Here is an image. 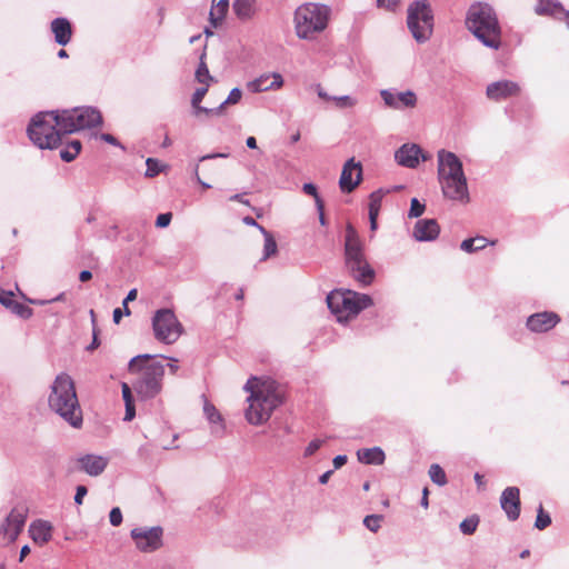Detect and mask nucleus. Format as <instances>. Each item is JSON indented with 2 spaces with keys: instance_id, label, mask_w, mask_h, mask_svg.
Masks as SVG:
<instances>
[{
  "instance_id": "obj_62",
  "label": "nucleus",
  "mask_w": 569,
  "mask_h": 569,
  "mask_svg": "<svg viewBox=\"0 0 569 569\" xmlns=\"http://www.w3.org/2000/svg\"><path fill=\"white\" fill-rule=\"evenodd\" d=\"M317 93H318V97L322 100H327V101H332V97L333 96H330L322 88L320 84L317 86Z\"/></svg>"
},
{
  "instance_id": "obj_16",
  "label": "nucleus",
  "mask_w": 569,
  "mask_h": 569,
  "mask_svg": "<svg viewBox=\"0 0 569 569\" xmlns=\"http://www.w3.org/2000/svg\"><path fill=\"white\" fill-rule=\"evenodd\" d=\"M439 184L445 198L460 203L470 201L466 174L440 181Z\"/></svg>"
},
{
  "instance_id": "obj_10",
  "label": "nucleus",
  "mask_w": 569,
  "mask_h": 569,
  "mask_svg": "<svg viewBox=\"0 0 569 569\" xmlns=\"http://www.w3.org/2000/svg\"><path fill=\"white\" fill-rule=\"evenodd\" d=\"M345 264L350 274L361 284H370L376 276L375 270L369 264L365 250L345 252Z\"/></svg>"
},
{
  "instance_id": "obj_60",
  "label": "nucleus",
  "mask_w": 569,
  "mask_h": 569,
  "mask_svg": "<svg viewBox=\"0 0 569 569\" xmlns=\"http://www.w3.org/2000/svg\"><path fill=\"white\" fill-rule=\"evenodd\" d=\"M317 206V210L319 212V222L322 224V226H326L327 223V220H326V217H325V204H323V201L322 200H318V204Z\"/></svg>"
},
{
  "instance_id": "obj_8",
  "label": "nucleus",
  "mask_w": 569,
  "mask_h": 569,
  "mask_svg": "<svg viewBox=\"0 0 569 569\" xmlns=\"http://www.w3.org/2000/svg\"><path fill=\"white\" fill-rule=\"evenodd\" d=\"M52 117L53 111L39 112L28 126L27 132L30 140L40 149H54L61 142L60 133Z\"/></svg>"
},
{
  "instance_id": "obj_39",
  "label": "nucleus",
  "mask_w": 569,
  "mask_h": 569,
  "mask_svg": "<svg viewBox=\"0 0 569 569\" xmlns=\"http://www.w3.org/2000/svg\"><path fill=\"white\" fill-rule=\"evenodd\" d=\"M479 521H480V519L477 515H472V516L466 518L459 525L460 531L463 535H468V536L475 533V531L478 528Z\"/></svg>"
},
{
  "instance_id": "obj_53",
  "label": "nucleus",
  "mask_w": 569,
  "mask_h": 569,
  "mask_svg": "<svg viewBox=\"0 0 569 569\" xmlns=\"http://www.w3.org/2000/svg\"><path fill=\"white\" fill-rule=\"evenodd\" d=\"M172 214L170 212L161 213L157 217L156 227L166 228L170 224Z\"/></svg>"
},
{
  "instance_id": "obj_38",
  "label": "nucleus",
  "mask_w": 569,
  "mask_h": 569,
  "mask_svg": "<svg viewBox=\"0 0 569 569\" xmlns=\"http://www.w3.org/2000/svg\"><path fill=\"white\" fill-rule=\"evenodd\" d=\"M429 477L433 483H436L440 487H442L447 483L446 472L438 463H432L430 466Z\"/></svg>"
},
{
  "instance_id": "obj_36",
  "label": "nucleus",
  "mask_w": 569,
  "mask_h": 569,
  "mask_svg": "<svg viewBox=\"0 0 569 569\" xmlns=\"http://www.w3.org/2000/svg\"><path fill=\"white\" fill-rule=\"evenodd\" d=\"M81 150V142L72 140L63 149L60 150V158L66 162H71L77 158Z\"/></svg>"
},
{
  "instance_id": "obj_15",
  "label": "nucleus",
  "mask_w": 569,
  "mask_h": 569,
  "mask_svg": "<svg viewBox=\"0 0 569 569\" xmlns=\"http://www.w3.org/2000/svg\"><path fill=\"white\" fill-rule=\"evenodd\" d=\"M438 159V181H443L465 174L461 160L456 153L440 149L437 153Z\"/></svg>"
},
{
  "instance_id": "obj_13",
  "label": "nucleus",
  "mask_w": 569,
  "mask_h": 569,
  "mask_svg": "<svg viewBox=\"0 0 569 569\" xmlns=\"http://www.w3.org/2000/svg\"><path fill=\"white\" fill-rule=\"evenodd\" d=\"M28 517V510L23 507L13 508L0 526V540L13 542L22 531Z\"/></svg>"
},
{
  "instance_id": "obj_30",
  "label": "nucleus",
  "mask_w": 569,
  "mask_h": 569,
  "mask_svg": "<svg viewBox=\"0 0 569 569\" xmlns=\"http://www.w3.org/2000/svg\"><path fill=\"white\" fill-rule=\"evenodd\" d=\"M535 12L538 16H550L553 18L561 19L560 16H563L565 9L559 1L555 0H539L536 4Z\"/></svg>"
},
{
  "instance_id": "obj_2",
  "label": "nucleus",
  "mask_w": 569,
  "mask_h": 569,
  "mask_svg": "<svg viewBox=\"0 0 569 569\" xmlns=\"http://www.w3.org/2000/svg\"><path fill=\"white\" fill-rule=\"evenodd\" d=\"M163 356L138 355L129 361L128 369L138 375L133 382V389L142 400L157 397L162 390L164 377Z\"/></svg>"
},
{
  "instance_id": "obj_57",
  "label": "nucleus",
  "mask_w": 569,
  "mask_h": 569,
  "mask_svg": "<svg viewBox=\"0 0 569 569\" xmlns=\"http://www.w3.org/2000/svg\"><path fill=\"white\" fill-rule=\"evenodd\" d=\"M87 492H88L87 487H84L82 485L78 486L76 489L74 502L77 505H81Z\"/></svg>"
},
{
  "instance_id": "obj_52",
  "label": "nucleus",
  "mask_w": 569,
  "mask_h": 569,
  "mask_svg": "<svg viewBox=\"0 0 569 569\" xmlns=\"http://www.w3.org/2000/svg\"><path fill=\"white\" fill-rule=\"evenodd\" d=\"M400 3V0H377L378 8H382L389 11H395Z\"/></svg>"
},
{
  "instance_id": "obj_3",
  "label": "nucleus",
  "mask_w": 569,
  "mask_h": 569,
  "mask_svg": "<svg viewBox=\"0 0 569 569\" xmlns=\"http://www.w3.org/2000/svg\"><path fill=\"white\" fill-rule=\"evenodd\" d=\"M49 408L73 428L82 425V410L77 397L73 379L66 372L59 373L48 396Z\"/></svg>"
},
{
  "instance_id": "obj_31",
  "label": "nucleus",
  "mask_w": 569,
  "mask_h": 569,
  "mask_svg": "<svg viewBox=\"0 0 569 569\" xmlns=\"http://www.w3.org/2000/svg\"><path fill=\"white\" fill-rule=\"evenodd\" d=\"M232 9L239 20L248 21L256 14V0H234Z\"/></svg>"
},
{
  "instance_id": "obj_22",
  "label": "nucleus",
  "mask_w": 569,
  "mask_h": 569,
  "mask_svg": "<svg viewBox=\"0 0 569 569\" xmlns=\"http://www.w3.org/2000/svg\"><path fill=\"white\" fill-rule=\"evenodd\" d=\"M73 111L79 131L83 129H90L102 123V116L97 108L76 107L73 108Z\"/></svg>"
},
{
  "instance_id": "obj_42",
  "label": "nucleus",
  "mask_w": 569,
  "mask_h": 569,
  "mask_svg": "<svg viewBox=\"0 0 569 569\" xmlns=\"http://www.w3.org/2000/svg\"><path fill=\"white\" fill-rule=\"evenodd\" d=\"M147 170H146V177L153 178L158 176L163 169L164 166L154 158H148L146 161Z\"/></svg>"
},
{
  "instance_id": "obj_41",
  "label": "nucleus",
  "mask_w": 569,
  "mask_h": 569,
  "mask_svg": "<svg viewBox=\"0 0 569 569\" xmlns=\"http://www.w3.org/2000/svg\"><path fill=\"white\" fill-rule=\"evenodd\" d=\"M9 309H11V311L14 315H17L18 317H20L22 319H29L33 315V310L30 307H28L23 303L17 302V301H12Z\"/></svg>"
},
{
  "instance_id": "obj_12",
  "label": "nucleus",
  "mask_w": 569,
  "mask_h": 569,
  "mask_svg": "<svg viewBox=\"0 0 569 569\" xmlns=\"http://www.w3.org/2000/svg\"><path fill=\"white\" fill-rule=\"evenodd\" d=\"M136 547L141 552H153L162 546L163 529L160 526L156 527H139L130 532Z\"/></svg>"
},
{
  "instance_id": "obj_27",
  "label": "nucleus",
  "mask_w": 569,
  "mask_h": 569,
  "mask_svg": "<svg viewBox=\"0 0 569 569\" xmlns=\"http://www.w3.org/2000/svg\"><path fill=\"white\" fill-rule=\"evenodd\" d=\"M52 530V525L49 521L38 519L31 522L28 532L34 543L43 546L51 540Z\"/></svg>"
},
{
  "instance_id": "obj_33",
  "label": "nucleus",
  "mask_w": 569,
  "mask_h": 569,
  "mask_svg": "<svg viewBox=\"0 0 569 569\" xmlns=\"http://www.w3.org/2000/svg\"><path fill=\"white\" fill-rule=\"evenodd\" d=\"M258 229L264 237L263 256L261 260H267L277 253L278 247L273 236L266 230L262 226H258Z\"/></svg>"
},
{
  "instance_id": "obj_58",
  "label": "nucleus",
  "mask_w": 569,
  "mask_h": 569,
  "mask_svg": "<svg viewBox=\"0 0 569 569\" xmlns=\"http://www.w3.org/2000/svg\"><path fill=\"white\" fill-rule=\"evenodd\" d=\"M122 398L124 400V405L133 402L131 389L127 383H122Z\"/></svg>"
},
{
  "instance_id": "obj_43",
  "label": "nucleus",
  "mask_w": 569,
  "mask_h": 569,
  "mask_svg": "<svg viewBox=\"0 0 569 569\" xmlns=\"http://www.w3.org/2000/svg\"><path fill=\"white\" fill-rule=\"evenodd\" d=\"M426 210L425 203H421L417 198H412L410 201V209L408 211V218H419Z\"/></svg>"
},
{
  "instance_id": "obj_1",
  "label": "nucleus",
  "mask_w": 569,
  "mask_h": 569,
  "mask_svg": "<svg viewBox=\"0 0 569 569\" xmlns=\"http://www.w3.org/2000/svg\"><path fill=\"white\" fill-rule=\"evenodd\" d=\"M243 389L249 392L244 417L250 425L267 422L273 411L282 403V393L272 379L250 378Z\"/></svg>"
},
{
  "instance_id": "obj_37",
  "label": "nucleus",
  "mask_w": 569,
  "mask_h": 569,
  "mask_svg": "<svg viewBox=\"0 0 569 569\" xmlns=\"http://www.w3.org/2000/svg\"><path fill=\"white\" fill-rule=\"evenodd\" d=\"M204 57L206 53L203 52L200 57V62L196 70V79L198 82L207 84V87H209V83L213 80V78L210 76L207 63L204 62Z\"/></svg>"
},
{
  "instance_id": "obj_4",
  "label": "nucleus",
  "mask_w": 569,
  "mask_h": 569,
  "mask_svg": "<svg viewBox=\"0 0 569 569\" xmlns=\"http://www.w3.org/2000/svg\"><path fill=\"white\" fill-rule=\"evenodd\" d=\"M465 26L485 47L498 50L501 47V27L495 9L486 2L472 3L466 13Z\"/></svg>"
},
{
  "instance_id": "obj_61",
  "label": "nucleus",
  "mask_w": 569,
  "mask_h": 569,
  "mask_svg": "<svg viewBox=\"0 0 569 569\" xmlns=\"http://www.w3.org/2000/svg\"><path fill=\"white\" fill-rule=\"evenodd\" d=\"M347 462V456L346 455H338L333 458L332 463L335 469H339L342 466H345Z\"/></svg>"
},
{
  "instance_id": "obj_35",
  "label": "nucleus",
  "mask_w": 569,
  "mask_h": 569,
  "mask_svg": "<svg viewBox=\"0 0 569 569\" xmlns=\"http://www.w3.org/2000/svg\"><path fill=\"white\" fill-rule=\"evenodd\" d=\"M487 243L488 241L485 237L478 236L465 239L460 244V249L465 252L471 253L486 248Z\"/></svg>"
},
{
  "instance_id": "obj_23",
  "label": "nucleus",
  "mask_w": 569,
  "mask_h": 569,
  "mask_svg": "<svg viewBox=\"0 0 569 569\" xmlns=\"http://www.w3.org/2000/svg\"><path fill=\"white\" fill-rule=\"evenodd\" d=\"M283 84L282 76L278 72L266 73L260 76L259 78L249 81L247 83V89L252 92H263L268 90H274L281 88Z\"/></svg>"
},
{
  "instance_id": "obj_5",
  "label": "nucleus",
  "mask_w": 569,
  "mask_h": 569,
  "mask_svg": "<svg viewBox=\"0 0 569 569\" xmlns=\"http://www.w3.org/2000/svg\"><path fill=\"white\" fill-rule=\"evenodd\" d=\"M330 8L320 3H305L295 11V31L299 39L313 40L328 27Z\"/></svg>"
},
{
  "instance_id": "obj_64",
  "label": "nucleus",
  "mask_w": 569,
  "mask_h": 569,
  "mask_svg": "<svg viewBox=\"0 0 569 569\" xmlns=\"http://www.w3.org/2000/svg\"><path fill=\"white\" fill-rule=\"evenodd\" d=\"M100 138H101L103 141L108 142V143H110V144L119 146L118 140H117L112 134H110V133H102V134L100 136Z\"/></svg>"
},
{
  "instance_id": "obj_21",
  "label": "nucleus",
  "mask_w": 569,
  "mask_h": 569,
  "mask_svg": "<svg viewBox=\"0 0 569 569\" xmlns=\"http://www.w3.org/2000/svg\"><path fill=\"white\" fill-rule=\"evenodd\" d=\"M440 233V227L436 219H420L416 222L412 237L416 241H433Z\"/></svg>"
},
{
  "instance_id": "obj_19",
  "label": "nucleus",
  "mask_w": 569,
  "mask_h": 569,
  "mask_svg": "<svg viewBox=\"0 0 569 569\" xmlns=\"http://www.w3.org/2000/svg\"><path fill=\"white\" fill-rule=\"evenodd\" d=\"M501 509L510 521H516L520 516V490L517 487H507L500 497Z\"/></svg>"
},
{
  "instance_id": "obj_45",
  "label": "nucleus",
  "mask_w": 569,
  "mask_h": 569,
  "mask_svg": "<svg viewBox=\"0 0 569 569\" xmlns=\"http://www.w3.org/2000/svg\"><path fill=\"white\" fill-rule=\"evenodd\" d=\"M382 516L379 515H369L365 517L363 525L367 529L372 532H377L381 527Z\"/></svg>"
},
{
  "instance_id": "obj_51",
  "label": "nucleus",
  "mask_w": 569,
  "mask_h": 569,
  "mask_svg": "<svg viewBox=\"0 0 569 569\" xmlns=\"http://www.w3.org/2000/svg\"><path fill=\"white\" fill-rule=\"evenodd\" d=\"M109 520H110V523L113 527H118V526L121 525V522H122V512H121L120 508L114 507V508L111 509V511L109 513Z\"/></svg>"
},
{
  "instance_id": "obj_26",
  "label": "nucleus",
  "mask_w": 569,
  "mask_h": 569,
  "mask_svg": "<svg viewBox=\"0 0 569 569\" xmlns=\"http://www.w3.org/2000/svg\"><path fill=\"white\" fill-rule=\"evenodd\" d=\"M80 469L91 477L101 475L108 466V458L96 455H84L77 459Z\"/></svg>"
},
{
  "instance_id": "obj_32",
  "label": "nucleus",
  "mask_w": 569,
  "mask_h": 569,
  "mask_svg": "<svg viewBox=\"0 0 569 569\" xmlns=\"http://www.w3.org/2000/svg\"><path fill=\"white\" fill-rule=\"evenodd\" d=\"M359 250H365V244L356 228L351 223H348L346 226L345 252Z\"/></svg>"
},
{
  "instance_id": "obj_40",
  "label": "nucleus",
  "mask_w": 569,
  "mask_h": 569,
  "mask_svg": "<svg viewBox=\"0 0 569 569\" xmlns=\"http://www.w3.org/2000/svg\"><path fill=\"white\" fill-rule=\"evenodd\" d=\"M332 102H333L335 107L338 109H350V108H353L358 103V100L349 94H346V96H333Z\"/></svg>"
},
{
  "instance_id": "obj_11",
  "label": "nucleus",
  "mask_w": 569,
  "mask_h": 569,
  "mask_svg": "<svg viewBox=\"0 0 569 569\" xmlns=\"http://www.w3.org/2000/svg\"><path fill=\"white\" fill-rule=\"evenodd\" d=\"M345 264L350 274L361 284H370L376 276L375 270L369 264L365 250L345 252Z\"/></svg>"
},
{
  "instance_id": "obj_63",
  "label": "nucleus",
  "mask_w": 569,
  "mask_h": 569,
  "mask_svg": "<svg viewBox=\"0 0 569 569\" xmlns=\"http://www.w3.org/2000/svg\"><path fill=\"white\" fill-rule=\"evenodd\" d=\"M137 295H138L137 289H131V290L128 292L127 297L123 299V301H122V306H123V307H126V305H128V302H129V301H133V300H136Z\"/></svg>"
},
{
  "instance_id": "obj_55",
  "label": "nucleus",
  "mask_w": 569,
  "mask_h": 569,
  "mask_svg": "<svg viewBox=\"0 0 569 569\" xmlns=\"http://www.w3.org/2000/svg\"><path fill=\"white\" fill-rule=\"evenodd\" d=\"M12 297H13V292H12V291H7V290H4V289L0 288V302H1L4 307H7V308H9V307H10V305H11V303H12V301H13V300H12Z\"/></svg>"
},
{
  "instance_id": "obj_6",
  "label": "nucleus",
  "mask_w": 569,
  "mask_h": 569,
  "mask_svg": "<svg viewBox=\"0 0 569 569\" xmlns=\"http://www.w3.org/2000/svg\"><path fill=\"white\" fill-rule=\"evenodd\" d=\"M327 305L339 322L348 321L372 305L370 296L352 290H333L327 296Z\"/></svg>"
},
{
  "instance_id": "obj_9",
  "label": "nucleus",
  "mask_w": 569,
  "mask_h": 569,
  "mask_svg": "<svg viewBox=\"0 0 569 569\" xmlns=\"http://www.w3.org/2000/svg\"><path fill=\"white\" fill-rule=\"evenodd\" d=\"M154 337L160 342L171 345L182 335V325L171 309H159L152 317Z\"/></svg>"
},
{
  "instance_id": "obj_14",
  "label": "nucleus",
  "mask_w": 569,
  "mask_h": 569,
  "mask_svg": "<svg viewBox=\"0 0 569 569\" xmlns=\"http://www.w3.org/2000/svg\"><path fill=\"white\" fill-rule=\"evenodd\" d=\"M380 97L388 108L398 111L415 109L418 104V97L416 92L410 89L405 91L383 89L380 91Z\"/></svg>"
},
{
  "instance_id": "obj_17",
  "label": "nucleus",
  "mask_w": 569,
  "mask_h": 569,
  "mask_svg": "<svg viewBox=\"0 0 569 569\" xmlns=\"http://www.w3.org/2000/svg\"><path fill=\"white\" fill-rule=\"evenodd\" d=\"M395 159L398 164L415 169L420 161H427L430 156L425 153L420 146L416 143H405L395 153Z\"/></svg>"
},
{
  "instance_id": "obj_44",
  "label": "nucleus",
  "mask_w": 569,
  "mask_h": 569,
  "mask_svg": "<svg viewBox=\"0 0 569 569\" xmlns=\"http://www.w3.org/2000/svg\"><path fill=\"white\" fill-rule=\"evenodd\" d=\"M551 523V518L548 513L543 511L542 506L540 505L538 508V513L535 522V527L539 530L546 529Z\"/></svg>"
},
{
  "instance_id": "obj_7",
  "label": "nucleus",
  "mask_w": 569,
  "mask_h": 569,
  "mask_svg": "<svg viewBox=\"0 0 569 569\" xmlns=\"http://www.w3.org/2000/svg\"><path fill=\"white\" fill-rule=\"evenodd\" d=\"M433 11L428 0H416L407 9V26L413 39L427 42L433 32Z\"/></svg>"
},
{
  "instance_id": "obj_29",
  "label": "nucleus",
  "mask_w": 569,
  "mask_h": 569,
  "mask_svg": "<svg viewBox=\"0 0 569 569\" xmlns=\"http://www.w3.org/2000/svg\"><path fill=\"white\" fill-rule=\"evenodd\" d=\"M357 458L365 465L381 466L386 460V455L380 447H372L359 449L357 451Z\"/></svg>"
},
{
  "instance_id": "obj_48",
  "label": "nucleus",
  "mask_w": 569,
  "mask_h": 569,
  "mask_svg": "<svg viewBox=\"0 0 569 569\" xmlns=\"http://www.w3.org/2000/svg\"><path fill=\"white\" fill-rule=\"evenodd\" d=\"M241 97H242L241 90L239 88H233L230 91L227 99L220 106H222V108H223L226 104H236L240 101Z\"/></svg>"
},
{
  "instance_id": "obj_46",
  "label": "nucleus",
  "mask_w": 569,
  "mask_h": 569,
  "mask_svg": "<svg viewBox=\"0 0 569 569\" xmlns=\"http://www.w3.org/2000/svg\"><path fill=\"white\" fill-rule=\"evenodd\" d=\"M192 110H193V114L196 117H200L201 114H206L207 117L220 116L222 112V106H219L217 108H206V107H202L200 103L197 107H192Z\"/></svg>"
},
{
  "instance_id": "obj_54",
  "label": "nucleus",
  "mask_w": 569,
  "mask_h": 569,
  "mask_svg": "<svg viewBox=\"0 0 569 569\" xmlns=\"http://www.w3.org/2000/svg\"><path fill=\"white\" fill-rule=\"evenodd\" d=\"M302 190L306 194L312 196L315 198L316 204H318V200H321L318 194L317 187L313 183H305Z\"/></svg>"
},
{
  "instance_id": "obj_20",
  "label": "nucleus",
  "mask_w": 569,
  "mask_h": 569,
  "mask_svg": "<svg viewBox=\"0 0 569 569\" xmlns=\"http://www.w3.org/2000/svg\"><path fill=\"white\" fill-rule=\"evenodd\" d=\"M560 321L557 313L543 311L531 315L527 319V327L532 332H547L551 330Z\"/></svg>"
},
{
  "instance_id": "obj_24",
  "label": "nucleus",
  "mask_w": 569,
  "mask_h": 569,
  "mask_svg": "<svg viewBox=\"0 0 569 569\" xmlns=\"http://www.w3.org/2000/svg\"><path fill=\"white\" fill-rule=\"evenodd\" d=\"M52 111V119L56 121L57 130L59 131L60 137L79 131V127L74 119L73 108Z\"/></svg>"
},
{
  "instance_id": "obj_34",
  "label": "nucleus",
  "mask_w": 569,
  "mask_h": 569,
  "mask_svg": "<svg viewBox=\"0 0 569 569\" xmlns=\"http://www.w3.org/2000/svg\"><path fill=\"white\" fill-rule=\"evenodd\" d=\"M229 8L228 0H219L216 6H213L210 10L209 17L210 22L213 27H217L224 18Z\"/></svg>"
},
{
  "instance_id": "obj_25",
  "label": "nucleus",
  "mask_w": 569,
  "mask_h": 569,
  "mask_svg": "<svg viewBox=\"0 0 569 569\" xmlns=\"http://www.w3.org/2000/svg\"><path fill=\"white\" fill-rule=\"evenodd\" d=\"M519 92V86L509 80L492 82L487 87V97L491 100H502L516 96Z\"/></svg>"
},
{
  "instance_id": "obj_50",
  "label": "nucleus",
  "mask_w": 569,
  "mask_h": 569,
  "mask_svg": "<svg viewBox=\"0 0 569 569\" xmlns=\"http://www.w3.org/2000/svg\"><path fill=\"white\" fill-rule=\"evenodd\" d=\"M382 201V194L380 191H375L370 194L369 209L375 211H380Z\"/></svg>"
},
{
  "instance_id": "obj_59",
  "label": "nucleus",
  "mask_w": 569,
  "mask_h": 569,
  "mask_svg": "<svg viewBox=\"0 0 569 569\" xmlns=\"http://www.w3.org/2000/svg\"><path fill=\"white\" fill-rule=\"evenodd\" d=\"M136 416L134 403H126L124 421H131Z\"/></svg>"
},
{
  "instance_id": "obj_56",
  "label": "nucleus",
  "mask_w": 569,
  "mask_h": 569,
  "mask_svg": "<svg viewBox=\"0 0 569 569\" xmlns=\"http://www.w3.org/2000/svg\"><path fill=\"white\" fill-rule=\"evenodd\" d=\"M321 446H322V441L321 440H319V439L312 440L307 446V448L305 450V456L306 457L312 456L316 451H318L320 449Z\"/></svg>"
},
{
  "instance_id": "obj_47",
  "label": "nucleus",
  "mask_w": 569,
  "mask_h": 569,
  "mask_svg": "<svg viewBox=\"0 0 569 569\" xmlns=\"http://www.w3.org/2000/svg\"><path fill=\"white\" fill-rule=\"evenodd\" d=\"M203 411L211 423H218L222 421L221 415L218 412L213 405L206 402L203 406Z\"/></svg>"
},
{
  "instance_id": "obj_18",
  "label": "nucleus",
  "mask_w": 569,
  "mask_h": 569,
  "mask_svg": "<svg viewBox=\"0 0 569 569\" xmlns=\"http://www.w3.org/2000/svg\"><path fill=\"white\" fill-rule=\"evenodd\" d=\"M362 179V167L355 158H350L343 164L341 176L339 179V187L342 192L353 191Z\"/></svg>"
},
{
  "instance_id": "obj_49",
  "label": "nucleus",
  "mask_w": 569,
  "mask_h": 569,
  "mask_svg": "<svg viewBox=\"0 0 569 569\" xmlns=\"http://www.w3.org/2000/svg\"><path fill=\"white\" fill-rule=\"evenodd\" d=\"M207 92H208L207 84H204V87H200V88L196 89V91L193 92L192 98H191V106L197 107L198 104H200Z\"/></svg>"
},
{
  "instance_id": "obj_28",
  "label": "nucleus",
  "mask_w": 569,
  "mask_h": 569,
  "mask_svg": "<svg viewBox=\"0 0 569 569\" xmlns=\"http://www.w3.org/2000/svg\"><path fill=\"white\" fill-rule=\"evenodd\" d=\"M51 31L58 44L67 46L70 42L72 30L70 22L66 18H56L52 20Z\"/></svg>"
}]
</instances>
